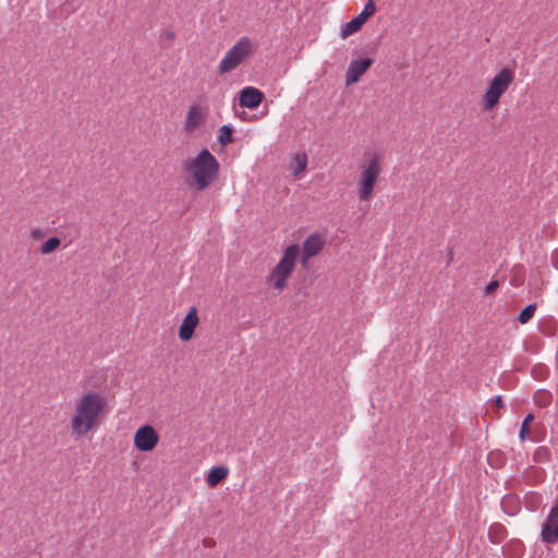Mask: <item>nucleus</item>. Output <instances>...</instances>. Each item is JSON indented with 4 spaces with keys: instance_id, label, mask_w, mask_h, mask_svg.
<instances>
[{
    "instance_id": "4be33fe9",
    "label": "nucleus",
    "mask_w": 558,
    "mask_h": 558,
    "mask_svg": "<svg viewBox=\"0 0 558 558\" xmlns=\"http://www.w3.org/2000/svg\"><path fill=\"white\" fill-rule=\"evenodd\" d=\"M60 239L57 236L49 238L39 248L41 254H50L60 246Z\"/></svg>"
},
{
    "instance_id": "6ab92c4d",
    "label": "nucleus",
    "mask_w": 558,
    "mask_h": 558,
    "mask_svg": "<svg viewBox=\"0 0 558 558\" xmlns=\"http://www.w3.org/2000/svg\"><path fill=\"white\" fill-rule=\"evenodd\" d=\"M507 458L504 452L499 450L490 451L487 454V462L494 469H500L505 465Z\"/></svg>"
},
{
    "instance_id": "c85d7f7f",
    "label": "nucleus",
    "mask_w": 558,
    "mask_h": 558,
    "mask_svg": "<svg viewBox=\"0 0 558 558\" xmlns=\"http://www.w3.org/2000/svg\"><path fill=\"white\" fill-rule=\"evenodd\" d=\"M494 404H495V407H496V408H498V409L504 408V401H502V399H501V397H500V396H496V397L494 398Z\"/></svg>"
},
{
    "instance_id": "5701e85b",
    "label": "nucleus",
    "mask_w": 558,
    "mask_h": 558,
    "mask_svg": "<svg viewBox=\"0 0 558 558\" xmlns=\"http://www.w3.org/2000/svg\"><path fill=\"white\" fill-rule=\"evenodd\" d=\"M550 450L547 447L542 446L535 450L533 459L537 463H545L550 460Z\"/></svg>"
},
{
    "instance_id": "f257e3e1",
    "label": "nucleus",
    "mask_w": 558,
    "mask_h": 558,
    "mask_svg": "<svg viewBox=\"0 0 558 558\" xmlns=\"http://www.w3.org/2000/svg\"><path fill=\"white\" fill-rule=\"evenodd\" d=\"M106 407V400L96 392H88L81 398L71 421L73 434L85 435L97 424L98 417Z\"/></svg>"
},
{
    "instance_id": "6e6552de",
    "label": "nucleus",
    "mask_w": 558,
    "mask_h": 558,
    "mask_svg": "<svg viewBox=\"0 0 558 558\" xmlns=\"http://www.w3.org/2000/svg\"><path fill=\"white\" fill-rule=\"evenodd\" d=\"M376 12V5L373 0H368L363 11L351 21L341 26L340 36L347 38L357 31L366 23V21Z\"/></svg>"
},
{
    "instance_id": "423d86ee",
    "label": "nucleus",
    "mask_w": 558,
    "mask_h": 558,
    "mask_svg": "<svg viewBox=\"0 0 558 558\" xmlns=\"http://www.w3.org/2000/svg\"><path fill=\"white\" fill-rule=\"evenodd\" d=\"M252 40L242 37L234 46H232L219 63V72L228 73L234 70L246 57L252 54Z\"/></svg>"
},
{
    "instance_id": "9d476101",
    "label": "nucleus",
    "mask_w": 558,
    "mask_h": 558,
    "mask_svg": "<svg viewBox=\"0 0 558 558\" xmlns=\"http://www.w3.org/2000/svg\"><path fill=\"white\" fill-rule=\"evenodd\" d=\"M158 440V434L150 425L140 427L134 435V445L141 451L153 450Z\"/></svg>"
},
{
    "instance_id": "dca6fc26",
    "label": "nucleus",
    "mask_w": 558,
    "mask_h": 558,
    "mask_svg": "<svg viewBox=\"0 0 558 558\" xmlns=\"http://www.w3.org/2000/svg\"><path fill=\"white\" fill-rule=\"evenodd\" d=\"M507 535V529L501 523H493L488 529V538L493 544L502 543Z\"/></svg>"
},
{
    "instance_id": "aec40b11",
    "label": "nucleus",
    "mask_w": 558,
    "mask_h": 558,
    "mask_svg": "<svg viewBox=\"0 0 558 558\" xmlns=\"http://www.w3.org/2000/svg\"><path fill=\"white\" fill-rule=\"evenodd\" d=\"M307 165V157L305 154H298L293 159V169L292 172L294 175H299L302 173Z\"/></svg>"
},
{
    "instance_id": "2f4dec72",
    "label": "nucleus",
    "mask_w": 558,
    "mask_h": 558,
    "mask_svg": "<svg viewBox=\"0 0 558 558\" xmlns=\"http://www.w3.org/2000/svg\"><path fill=\"white\" fill-rule=\"evenodd\" d=\"M515 545L520 546V547L522 546V544L520 542H517Z\"/></svg>"
},
{
    "instance_id": "4468645a",
    "label": "nucleus",
    "mask_w": 558,
    "mask_h": 558,
    "mask_svg": "<svg viewBox=\"0 0 558 558\" xmlns=\"http://www.w3.org/2000/svg\"><path fill=\"white\" fill-rule=\"evenodd\" d=\"M198 315L195 306L191 307L179 328V338L183 341H189L198 325Z\"/></svg>"
},
{
    "instance_id": "0eeeda50",
    "label": "nucleus",
    "mask_w": 558,
    "mask_h": 558,
    "mask_svg": "<svg viewBox=\"0 0 558 558\" xmlns=\"http://www.w3.org/2000/svg\"><path fill=\"white\" fill-rule=\"evenodd\" d=\"M380 173L379 158L374 155L368 165L363 169L360 181L359 197L368 201L373 195L375 183Z\"/></svg>"
},
{
    "instance_id": "393cba45",
    "label": "nucleus",
    "mask_w": 558,
    "mask_h": 558,
    "mask_svg": "<svg viewBox=\"0 0 558 558\" xmlns=\"http://www.w3.org/2000/svg\"><path fill=\"white\" fill-rule=\"evenodd\" d=\"M534 398L537 405L545 408L550 403L551 396L547 391H537Z\"/></svg>"
},
{
    "instance_id": "f8f14e48",
    "label": "nucleus",
    "mask_w": 558,
    "mask_h": 558,
    "mask_svg": "<svg viewBox=\"0 0 558 558\" xmlns=\"http://www.w3.org/2000/svg\"><path fill=\"white\" fill-rule=\"evenodd\" d=\"M324 245L325 239L318 233H313L306 238L303 242L302 266L306 267L307 260L319 254Z\"/></svg>"
},
{
    "instance_id": "c756f323",
    "label": "nucleus",
    "mask_w": 558,
    "mask_h": 558,
    "mask_svg": "<svg viewBox=\"0 0 558 558\" xmlns=\"http://www.w3.org/2000/svg\"><path fill=\"white\" fill-rule=\"evenodd\" d=\"M32 236L34 239H40L44 236V232L40 229H35L32 231Z\"/></svg>"
},
{
    "instance_id": "1a4fd4ad",
    "label": "nucleus",
    "mask_w": 558,
    "mask_h": 558,
    "mask_svg": "<svg viewBox=\"0 0 558 558\" xmlns=\"http://www.w3.org/2000/svg\"><path fill=\"white\" fill-rule=\"evenodd\" d=\"M541 539L546 544L558 542V501L551 507L542 524Z\"/></svg>"
},
{
    "instance_id": "a878e982",
    "label": "nucleus",
    "mask_w": 558,
    "mask_h": 558,
    "mask_svg": "<svg viewBox=\"0 0 558 558\" xmlns=\"http://www.w3.org/2000/svg\"><path fill=\"white\" fill-rule=\"evenodd\" d=\"M83 4V0H68L63 3V11L71 13L76 11Z\"/></svg>"
},
{
    "instance_id": "b1692460",
    "label": "nucleus",
    "mask_w": 558,
    "mask_h": 558,
    "mask_svg": "<svg viewBox=\"0 0 558 558\" xmlns=\"http://www.w3.org/2000/svg\"><path fill=\"white\" fill-rule=\"evenodd\" d=\"M533 420H534V416H533V414H531V413H530V414H527V415L524 417V420H523V422H522V424H521L520 432H519V437H520V439H521V440H525V439H526V437H527V435H529V433H530V424H531V422H532Z\"/></svg>"
},
{
    "instance_id": "2eb2a0df",
    "label": "nucleus",
    "mask_w": 558,
    "mask_h": 558,
    "mask_svg": "<svg viewBox=\"0 0 558 558\" xmlns=\"http://www.w3.org/2000/svg\"><path fill=\"white\" fill-rule=\"evenodd\" d=\"M203 122V117L199 113V110L196 106H191L189 108L185 123H184V131L186 133H192L195 131Z\"/></svg>"
},
{
    "instance_id": "a211bd4d",
    "label": "nucleus",
    "mask_w": 558,
    "mask_h": 558,
    "mask_svg": "<svg viewBox=\"0 0 558 558\" xmlns=\"http://www.w3.org/2000/svg\"><path fill=\"white\" fill-rule=\"evenodd\" d=\"M217 140L221 146H227L234 142L233 128L229 124L222 125L218 130Z\"/></svg>"
},
{
    "instance_id": "20e7f679",
    "label": "nucleus",
    "mask_w": 558,
    "mask_h": 558,
    "mask_svg": "<svg viewBox=\"0 0 558 558\" xmlns=\"http://www.w3.org/2000/svg\"><path fill=\"white\" fill-rule=\"evenodd\" d=\"M299 254L300 247L296 244H291L284 250L281 259L269 276L276 289L281 291L286 288L287 279L294 270Z\"/></svg>"
},
{
    "instance_id": "f3484780",
    "label": "nucleus",
    "mask_w": 558,
    "mask_h": 558,
    "mask_svg": "<svg viewBox=\"0 0 558 558\" xmlns=\"http://www.w3.org/2000/svg\"><path fill=\"white\" fill-rule=\"evenodd\" d=\"M227 476H228V469L226 466H215L209 471V473L206 477V482L209 487H216Z\"/></svg>"
},
{
    "instance_id": "412c9836",
    "label": "nucleus",
    "mask_w": 558,
    "mask_h": 558,
    "mask_svg": "<svg viewBox=\"0 0 558 558\" xmlns=\"http://www.w3.org/2000/svg\"><path fill=\"white\" fill-rule=\"evenodd\" d=\"M536 303H533V304H529L526 305L519 314L518 316V320L520 322V324H526L529 323L532 317L534 316L535 312H536Z\"/></svg>"
},
{
    "instance_id": "cd10ccee",
    "label": "nucleus",
    "mask_w": 558,
    "mask_h": 558,
    "mask_svg": "<svg viewBox=\"0 0 558 558\" xmlns=\"http://www.w3.org/2000/svg\"><path fill=\"white\" fill-rule=\"evenodd\" d=\"M161 37L165 39V40H168V41H172L175 37L174 33L171 32V31H166L161 34Z\"/></svg>"
},
{
    "instance_id": "bb28decb",
    "label": "nucleus",
    "mask_w": 558,
    "mask_h": 558,
    "mask_svg": "<svg viewBox=\"0 0 558 558\" xmlns=\"http://www.w3.org/2000/svg\"><path fill=\"white\" fill-rule=\"evenodd\" d=\"M499 287V282L497 280H492L485 288V293L487 295L493 294Z\"/></svg>"
},
{
    "instance_id": "ddd939ff",
    "label": "nucleus",
    "mask_w": 558,
    "mask_h": 558,
    "mask_svg": "<svg viewBox=\"0 0 558 558\" xmlns=\"http://www.w3.org/2000/svg\"><path fill=\"white\" fill-rule=\"evenodd\" d=\"M265 95L259 89L247 86L240 92L239 105L242 108L256 109L264 100Z\"/></svg>"
},
{
    "instance_id": "9b49d317",
    "label": "nucleus",
    "mask_w": 558,
    "mask_h": 558,
    "mask_svg": "<svg viewBox=\"0 0 558 558\" xmlns=\"http://www.w3.org/2000/svg\"><path fill=\"white\" fill-rule=\"evenodd\" d=\"M372 58L352 60L345 73V84L352 85L360 81L361 76L373 65Z\"/></svg>"
},
{
    "instance_id": "7c9ffc66",
    "label": "nucleus",
    "mask_w": 558,
    "mask_h": 558,
    "mask_svg": "<svg viewBox=\"0 0 558 558\" xmlns=\"http://www.w3.org/2000/svg\"><path fill=\"white\" fill-rule=\"evenodd\" d=\"M204 543H205V546H213L215 544V541L214 539H205Z\"/></svg>"
},
{
    "instance_id": "f03ea898",
    "label": "nucleus",
    "mask_w": 558,
    "mask_h": 558,
    "mask_svg": "<svg viewBox=\"0 0 558 558\" xmlns=\"http://www.w3.org/2000/svg\"><path fill=\"white\" fill-rule=\"evenodd\" d=\"M185 170L191 174L196 189L203 191L218 178L219 162L208 149H203L194 159L186 162Z\"/></svg>"
},
{
    "instance_id": "39448f33",
    "label": "nucleus",
    "mask_w": 558,
    "mask_h": 558,
    "mask_svg": "<svg viewBox=\"0 0 558 558\" xmlns=\"http://www.w3.org/2000/svg\"><path fill=\"white\" fill-rule=\"evenodd\" d=\"M513 80L514 71L509 68H504L493 77L484 94L485 110H492L498 105L500 97L509 88Z\"/></svg>"
},
{
    "instance_id": "7ed1b4c3",
    "label": "nucleus",
    "mask_w": 558,
    "mask_h": 558,
    "mask_svg": "<svg viewBox=\"0 0 558 558\" xmlns=\"http://www.w3.org/2000/svg\"><path fill=\"white\" fill-rule=\"evenodd\" d=\"M299 254L300 247L296 244H291L284 250L281 259L269 276L276 289L281 291L286 288L287 279L294 270Z\"/></svg>"
}]
</instances>
